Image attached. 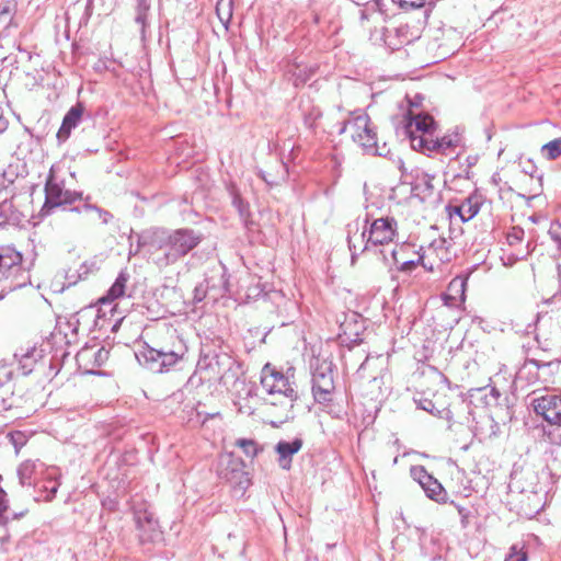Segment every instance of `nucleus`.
<instances>
[{"mask_svg": "<svg viewBox=\"0 0 561 561\" xmlns=\"http://www.w3.org/2000/svg\"><path fill=\"white\" fill-rule=\"evenodd\" d=\"M44 192L45 202L39 210L42 217L50 216L58 208L66 209L83 198L81 192L72 191L66 186L65 179L58 174L55 167L49 170Z\"/></svg>", "mask_w": 561, "mask_h": 561, "instance_id": "obj_3", "label": "nucleus"}, {"mask_svg": "<svg viewBox=\"0 0 561 561\" xmlns=\"http://www.w3.org/2000/svg\"><path fill=\"white\" fill-rule=\"evenodd\" d=\"M449 247L450 243L446 239H436L430 244L427 253L440 264L448 263L453 259V253Z\"/></svg>", "mask_w": 561, "mask_h": 561, "instance_id": "obj_17", "label": "nucleus"}, {"mask_svg": "<svg viewBox=\"0 0 561 561\" xmlns=\"http://www.w3.org/2000/svg\"><path fill=\"white\" fill-rule=\"evenodd\" d=\"M403 4L410 5L411 8H421L425 4V0H401Z\"/></svg>", "mask_w": 561, "mask_h": 561, "instance_id": "obj_39", "label": "nucleus"}, {"mask_svg": "<svg viewBox=\"0 0 561 561\" xmlns=\"http://www.w3.org/2000/svg\"><path fill=\"white\" fill-rule=\"evenodd\" d=\"M83 112L84 106L81 103H77L66 113L57 133V139L59 142H65L69 138L71 130L81 122Z\"/></svg>", "mask_w": 561, "mask_h": 561, "instance_id": "obj_14", "label": "nucleus"}, {"mask_svg": "<svg viewBox=\"0 0 561 561\" xmlns=\"http://www.w3.org/2000/svg\"><path fill=\"white\" fill-rule=\"evenodd\" d=\"M467 287V278L461 276H456L453 278L447 287L448 293L446 294V299H459L461 301L465 300V293Z\"/></svg>", "mask_w": 561, "mask_h": 561, "instance_id": "obj_21", "label": "nucleus"}, {"mask_svg": "<svg viewBox=\"0 0 561 561\" xmlns=\"http://www.w3.org/2000/svg\"><path fill=\"white\" fill-rule=\"evenodd\" d=\"M232 0H218L216 4V13L220 22L225 25V27L228 26L229 22L232 18Z\"/></svg>", "mask_w": 561, "mask_h": 561, "instance_id": "obj_24", "label": "nucleus"}, {"mask_svg": "<svg viewBox=\"0 0 561 561\" xmlns=\"http://www.w3.org/2000/svg\"><path fill=\"white\" fill-rule=\"evenodd\" d=\"M367 230L373 247L387 244L397 234V220L392 217H381L375 219Z\"/></svg>", "mask_w": 561, "mask_h": 561, "instance_id": "obj_11", "label": "nucleus"}, {"mask_svg": "<svg viewBox=\"0 0 561 561\" xmlns=\"http://www.w3.org/2000/svg\"><path fill=\"white\" fill-rule=\"evenodd\" d=\"M92 311L91 308L82 309L77 313L71 314L65 321H58V329L60 332H64L65 336L68 337V332H70L73 336L77 335L78 329L81 323V319L84 318L88 313Z\"/></svg>", "mask_w": 561, "mask_h": 561, "instance_id": "obj_18", "label": "nucleus"}, {"mask_svg": "<svg viewBox=\"0 0 561 561\" xmlns=\"http://www.w3.org/2000/svg\"><path fill=\"white\" fill-rule=\"evenodd\" d=\"M381 253H382V255H383V260H385L386 262H388V259H387V256L385 255V253H383V252H381Z\"/></svg>", "mask_w": 561, "mask_h": 561, "instance_id": "obj_49", "label": "nucleus"}, {"mask_svg": "<svg viewBox=\"0 0 561 561\" xmlns=\"http://www.w3.org/2000/svg\"><path fill=\"white\" fill-rule=\"evenodd\" d=\"M151 7V0H138L137 15L135 21L141 25V30H145L147 14Z\"/></svg>", "mask_w": 561, "mask_h": 561, "instance_id": "obj_30", "label": "nucleus"}, {"mask_svg": "<svg viewBox=\"0 0 561 561\" xmlns=\"http://www.w3.org/2000/svg\"><path fill=\"white\" fill-rule=\"evenodd\" d=\"M129 279V275L126 272H121L108 290V298L111 300L123 297L125 294L126 283Z\"/></svg>", "mask_w": 561, "mask_h": 561, "instance_id": "obj_25", "label": "nucleus"}, {"mask_svg": "<svg viewBox=\"0 0 561 561\" xmlns=\"http://www.w3.org/2000/svg\"><path fill=\"white\" fill-rule=\"evenodd\" d=\"M457 141V136H444L442 138H437L436 140L428 139L427 144L432 145L428 147V149L445 152L447 149L455 147Z\"/></svg>", "mask_w": 561, "mask_h": 561, "instance_id": "obj_28", "label": "nucleus"}, {"mask_svg": "<svg viewBox=\"0 0 561 561\" xmlns=\"http://www.w3.org/2000/svg\"><path fill=\"white\" fill-rule=\"evenodd\" d=\"M350 130L353 140L363 147L367 152L379 154L382 153L377 147V135L371 127L370 118L366 114L358 115L352 121H348L343 125L340 134Z\"/></svg>", "mask_w": 561, "mask_h": 561, "instance_id": "obj_7", "label": "nucleus"}, {"mask_svg": "<svg viewBox=\"0 0 561 561\" xmlns=\"http://www.w3.org/2000/svg\"><path fill=\"white\" fill-rule=\"evenodd\" d=\"M203 240V234L190 228L167 230L153 228L144 231L138 243L147 248L154 264L162 268L176 263Z\"/></svg>", "mask_w": 561, "mask_h": 561, "instance_id": "obj_1", "label": "nucleus"}, {"mask_svg": "<svg viewBox=\"0 0 561 561\" xmlns=\"http://www.w3.org/2000/svg\"><path fill=\"white\" fill-rule=\"evenodd\" d=\"M419 263L422 264V266L428 271H434L435 268V259L432 257L427 251L419 257Z\"/></svg>", "mask_w": 561, "mask_h": 561, "instance_id": "obj_36", "label": "nucleus"}, {"mask_svg": "<svg viewBox=\"0 0 561 561\" xmlns=\"http://www.w3.org/2000/svg\"><path fill=\"white\" fill-rule=\"evenodd\" d=\"M312 393L318 403H328L334 391L333 364L328 359L316 358L311 363Z\"/></svg>", "mask_w": 561, "mask_h": 561, "instance_id": "obj_5", "label": "nucleus"}, {"mask_svg": "<svg viewBox=\"0 0 561 561\" xmlns=\"http://www.w3.org/2000/svg\"><path fill=\"white\" fill-rule=\"evenodd\" d=\"M390 254H391L393 265H397V268L401 272L410 273L419 264V260L417 261L408 260V261L400 263V261L398 259V251L396 249L391 250Z\"/></svg>", "mask_w": 561, "mask_h": 561, "instance_id": "obj_31", "label": "nucleus"}, {"mask_svg": "<svg viewBox=\"0 0 561 561\" xmlns=\"http://www.w3.org/2000/svg\"><path fill=\"white\" fill-rule=\"evenodd\" d=\"M456 507H457L459 515L461 516L462 524H465V519L468 517L469 512L460 505H456Z\"/></svg>", "mask_w": 561, "mask_h": 561, "instance_id": "obj_41", "label": "nucleus"}, {"mask_svg": "<svg viewBox=\"0 0 561 561\" xmlns=\"http://www.w3.org/2000/svg\"><path fill=\"white\" fill-rule=\"evenodd\" d=\"M19 51L22 54V57L25 58L27 61H30L33 57L30 51L22 49L20 46H19Z\"/></svg>", "mask_w": 561, "mask_h": 561, "instance_id": "obj_45", "label": "nucleus"}, {"mask_svg": "<svg viewBox=\"0 0 561 561\" xmlns=\"http://www.w3.org/2000/svg\"><path fill=\"white\" fill-rule=\"evenodd\" d=\"M512 237H513L514 239H517V240H519V239H520V237H518V236H517V234H515V233H514Z\"/></svg>", "mask_w": 561, "mask_h": 561, "instance_id": "obj_48", "label": "nucleus"}, {"mask_svg": "<svg viewBox=\"0 0 561 561\" xmlns=\"http://www.w3.org/2000/svg\"><path fill=\"white\" fill-rule=\"evenodd\" d=\"M8 128V121L3 117V110L0 107V133L5 131Z\"/></svg>", "mask_w": 561, "mask_h": 561, "instance_id": "obj_40", "label": "nucleus"}, {"mask_svg": "<svg viewBox=\"0 0 561 561\" xmlns=\"http://www.w3.org/2000/svg\"><path fill=\"white\" fill-rule=\"evenodd\" d=\"M531 407L547 423L543 435L553 445H561V397L548 393L534 398Z\"/></svg>", "mask_w": 561, "mask_h": 561, "instance_id": "obj_4", "label": "nucleus"}, {"mask_svg": "<svg viewBox=\"0 0 561 561\" xmlns=\"http://www.w3.org/2000/svg\"><path fill=\"white\" fill-rule=\"evenodd\" d=\"M411 477L424 490L426 496L437 503H445L447 493L440 482L430 474L423 466H413Z\"/></svg>", "mask_w": 561, "mask_h": 561, "instance_id": "obj_10", "label": "nucleus"}, {"mask_svg": "<svg viewBox=\"0 0 561 561\" xmlns=\"http://www.w3.org/2000/svg\"><path fill=\"white\" fill-rule=\"evenodd\" d=\"M230 195L232 198V205L237 209L241 220L247 225L251 217L249 203L245 202L239 192L233 187L230 190Z\"/></svg>", "mask_w": 561, "mask_h": 561, "instance_id": "obj_22", "label": "nucleus"}, {"mask_svg": "<svg viewBox=\"0 0 561 561\" xmlns=\"http://www.w3.org/2000/svg\"><path fill=\"white\" fill-rule=\"evenodd\" d=\"M25 514V512H21L20 514H13V518H19L21 516H23Z\"/></svg>", "mask_w": 561, "mask_h": 561, "instance_id": "obj_47", "label": "nucleus"}, {"mask_svg": "<svg viewBox=\"0 0 561 561\" xmlns=\"http://www.w3.org/2000/svg\"><path fill=\"white\" fill-rule=\"evenodd\" d=\"M35 470L34 462L27 460L22 462L18 469V476L22 485H30L32 483V476Z\"/></svg>", "mask_w": 561, "mask_h": 561, "instance_id": "obj_29", "label": "nucleus"}, {"mask_svg": "<svg viewBox=\"0 0 561 561\" xmlns=\"http://www.w3.org/2000/svg\"><path fill=\"white\" fill-rule=\"evenodd\" d=\"M456 213L459 215L462 221H468L479 213V205L472 203L470 199H467L456 208Z\"/></svg>", "mask_w": 561, "mask_h": 561, "instance_id": "obj_27", "label": "nucleus"}, {"mask_svg": "<svg viewBox=\"0 0 561 561\" xmlns=\"http://www.w3.org/2000/svg\"><path fill=\"white\" fill-rule=\"evenodd\" d=\"M556 365H559V362H540L538 359L528 358L520 368L519 376L523 378L524 375H531L534 380H538V371L540 369L551 368Z\"/></svg>", "mask_w": 561, "mask_h": 561, "instance_id": "obj_19", "label": "nucleus"}, {"mask_svg": "<svg viewBox=\"0 0 561 561\" xmlns=\"http://www.w3.org/2000/svg\"><path fill=\"white\" fill-rule=\"evenodd\" d=\"M435 122L433 117L427 114H419L416 115L407 126L408 133L410 134L411 141L413 146H415V141H417L419 146H426L428 139L424 136L416 137L414 136V131H422L425 135L432 136V131L434 129Z\"/></svg>", "mask_w": 561, "mask_h": 561, "instance_id": "obj_13", "label": "nucleus"}, {"mask_svg": "<svg viewBox=\"0 0 561 561\" xmlns=\"http://www.w3.org/2000/svg\"><path fill=\"white\" fill-rule=\"evenodd\" d=\"M10 279V288L21 287L27 280L22 267V254L10 247H0V280Z\"/></svg>", "mask_w": 561, "mask_h": 561, "instance_id": "obj_8", "label": "nucleus"}, {"mask_svg": "<svg viewBox=\"0 0 561 561\" xmlns=\"http://www.w3.org/2000/svg\"><path fill=\"white\" fill-rule=\"evenodd\" d=\"M261 385L268 394H279L285 398L290 407L298 399V392L290 377L276 370L271 364H266L262 369Z\"/></svg>", "mask_w": 561, "mask_h": 561, "instance_id": "obj_6", "label": "nucleus"}, {"mask_svg": "<svg viewBox=\"0 0 561 561\" xmlns=\"http://www.w3.org/2000/svg\"><path fill=\"white\" fill-rule=\"evenodd\" d=\"M3 222V218L2 216L0 215V225Z\"/></svg>", "mask_w": 561, "mask_h": 561, "instance_id": "obj_50", "label": "nucleus"}, {"mask_svg": "<svg viewBox=\"0 0 561 561\" xmlns=\"http://www.w3.org/2000/svg\"><path fill=\"white\" fill-rule=\"evenodd\" d=\"M548 234L551 240L557 244L558 251L561 252V224L558 220L551 222L550 228L548 230Z\"/></svg>", "mask_w": 561, "mask_h": 561, "instance_id": "obj_33", "label": "nucleus"}, {"mask_svg": "<svg viewBox=\"0 0 561 561\" xmlns=\"http://www.w3.org/2000/svg\"><path fill=\"white\" fill-rule=\"evenodd\" d=\"M241 465V462H236V467L232 469V473H233V478H237V476H240V477H243L244 473L242 472V470H239L237 467H239Z\"/></svg>", "mask_w": 561, "mask_h": 561, "instance_id": "obj_44", "label": "nucleus"}, {"mask_svg": "<svg viewBox=\"0 0 561 561\" xmlns=\"http://www.w3.org/2000/svg\"><path fill=\"white\" fill-rule=\"evenodd\" d=\"M367 224L368 218L366 217L363 221L358 218L347 225V243L351 251L352 264L355 263L359 254H363L373 247L371 242L368 240Z\"/></svg>", "mask_w": 561, "mask_h": 561, "instance_id": "obj_9", "label": "nucleus"}, {"mask_svg": "<svg viewBox=\"0 0 561 561\" xmlns=\"http://www.w3.org/2000/svg\"><path fill=\"white\" fill-rule=\"evenodd\" d=\"M135 522L141 542H152L161 538L158 520L147 511L136 512Z\"/></svg>", "mask_w": 561, "mask_h": 561, "instance_id": "obj_12", "label": "nucleus"}, {"mask_svg": "<svg viewBox=\"0 0 561 561\" xmlns=\"http://www.w3.org/2000/svg\"><path fill=\"white\" fill-rule=\"evenodd\" d=\"M490 396L492 397L494 402H496L501 394H500V391L496 388L492 387L490 389Z\"/></svg>", "mask_w": 561, "mask_h": 561, "instance_id": "obj_42", "label": "nucleus"}, {"mask_svg": "<svg viewBox=\"0 0 561 561\" xmlns=\"http://www.w3.org/2000/svg\"><path fill=\"white\" fill-rule=\"evenodd\" d=\"M168 335L171 344L161 345L159 348L147 347L137 356L139 363L152 373H163L175 365L187 352L184 341L176 334L175 329H169Z\"/></svg>", "mask_w": 561, "mask_h": 561, "instance_id": "obj_2", "label": "nucleus"}, {"mask_svg": "<svg viewBox=\"0 0 561 561\" xmlns=\"http://www.w3.org/2000/svg\"><path fill=\"white\" fill-rule=\"evenodd\" d=\"M42 351H38L35 346H27L26 348L21 347L20 350L15 351L14 357L15 358H31L33 362H37L39 357H42Z\"/></svg>", "mask_w": 561, "mask_h": 561, "instance_id": "obj_32", "label": "nucleus"}, {"mask_svg": "<svg viewBox=\"0 0 561 561\" xmlns=\"http://www.w3.org/2000/svg\"><path fill=\"white\" fill-rule=\"evenodd\" d=\"M302 447V439L295 438L293 442L280 440L276 444L275 450L279 456L278 462L280 468L288 470L291 466V457Z\"/></svg>", "mask_w": 561, "mask_h": 561, "instance_id": "obj_15", "label": "nucleus"}, {"mask_svg": "<svg viewBox=\"0 0 561 561\" xmlns=\"http://www.w3.org/2000/svg\"><path fill=\"white\" fill-rule=\"evenodd\" d=\"M433 179L434 176L426 173L419 175L411 188L412 195L419 197L422 202L428 199L434 193Z\"/></svg>", "mask_w": 561, "mask_h": 561, "instance_id": "obj_16", "label": "nucleus"}, {"mask_svg": "<svg viewBox=\"0 0 561 561\" xmlns=\"http://www.w3.org/2000/svg\"><path fill=\"white\" fill-rule=\"evenodd\" d=\"M540 152L547 160H556L561 156V137L545 144Z\"/></svg>", "mask_w": 561, "mask_h": 561, "instance_id": "obj_26", "label": "nucleus"}, {"mask_svg": "<svg viewBox=\"0 0 561 561\" xmlns=\"http://www.w3.org/2000/svg\"><path fill=\"white\" fill-rule=\"evenodd\" d=\"M359 12H360L362 24H364L365 21L369 20L368 10L367 9H363V10H359Z\"/></svg>", "mask_w": 561, "mask_h": 561, "instance_id": "obj_43", "label": "nucleus"}, {"mask_svg": "<svg viewBox=\"0 0 561 561\" xmlns=\"http://www.w3.org/2000/svg\"><path fill=\"white\" fill-rule=\"evenodd\" d=\"M21 365L24 375L32 373L35 362L31 358H16Z\"/></svg>", "mask_w": 561, "mask_h": 561, "instance_id": "obj_37", "label": "nucleus"}, {"mask_svg": "<svg viewBox=\"0 0 561 561\" xmlns=\"http://www.w3.org/2000/svg\"><path fill=\"white\" fill-rule=\"evenodd\" d=\"M58 486L59 484L56 482L51 486H45V491L48 492V494L46 495V501H51L55 497Z\"/></svg>", "mask_w": 561, "mask_h": 561, "instance_id": "obj_38", "label": "nucleus"}, {"mask_svg": "<svg viewBox=\"0 0 561 561\" xmlns=\"http://www.w3.org/2000/svg\"><path fill=\"white\" fill-rule=\"evenodd\" d=\"M237 445L243 449V451L251 457L257 454L256 443L252 439H239Z\"/></svg>", "mask_w": 561, "mask_h": 561, "instance_id": "obj_34", "label": "nucleus"}, {"mask_svg": "<svg viewBox=\"0 0 561 561\" xmlns=\"http://www.w3.org/2000/svg\"><path fill=\"white\" fill-rule=\"evenodd\" d=\"M352 1L358 5H364V4H368L371 0H352Z\"/></svg>", "mask_w": 561, "mask_h": 561, "instance_id": "obj_46", "label": "nucleus"}, {"mask_svg": "<svg viewBox=\"0 0 561 561\" xmlns=\"http://www.w3.org/2000/svg\"><path fill=\"white\" fill-rule=\"evenodd\" d=\"M416 405L419 409L421 410H424L428 413H431L432 415L434 416H437V417H440V419H446V420H450L451 419V413L449 410L447 409H437L434 404V402L431 400V399H427V398H420V399H414Z\"/></svg>", "mask_w": 561, "mask_h": 561, "instance_id": "obj_23", "label": "nucleus"}, {"mask_svg": "<svg viewBox=\"0 0 561 561\" xmlns=\"http://www.w3.org/2000/svg\"><path fill=\"white\" fill-rule=\"evenodd\" d=\"M527 552L517 548V546H512L510 549L508 556L504 561H527Z\"/></svg>", "mask_w": 561, "mask_h": 561, "instance_id": "obj_35", "label": "nucleus"}, {"mask_svg": "<svg viewBox=\"0 0 561 561\" xmlns=\"http://www.w3.org/2000/svg\"><path fill=\"white\" fill-rule=\"evenodd\" d=\"M89 199H90V197L88 196L84 199L85 202L82 206L71 207L70 211H75V213H79V214L93 213L98 217V219L101 220L102 224H104V225L108 224L112 220L113 215L110 211L98 207L96 205L90 204L88 202Z\"/></svg>", "mask_w": 561, "mask_h": 561, "instance_id": "obj_20", "label": "nucleus"}]
</instances>
